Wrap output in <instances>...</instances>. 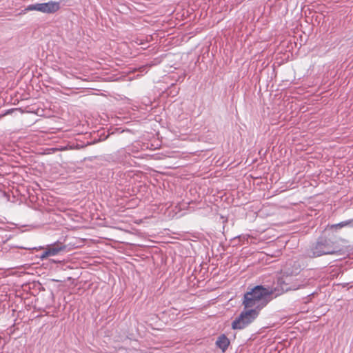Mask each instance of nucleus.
<instances>
[{
	"label": "nucleus",
	"instance_id": "obj_7",
	"mask_svg": "<svg viewBox=\"0 0 353 353\" xmlns=\"http://www.w3.org/2000/svg\"><path fill=\"white\" fill-rule=\"evenodd\" d=\"M243 327V312L232 322V327L234 330L241 329Z\"/></svg>",
	"mask_w": 353,
	"mask_h": 353
},
{
	"label": "nucleus",
	"instance_id": "obj_5",
	"mask_svg": "<svg viewBox=\"0 0 353 353\" xmlns=\"http://www.w3.org/2000/svg\"><path fill=\"white\" fill-rule=\"evenodd\" d=\"M244 325L252 322L258 316L261 309L254 307H244Z\"/></svg>",
	"mask_w": 353,
	"mask_h": 353
},
{
	"label": "nucleus",
	"instance_id": "obj_2",
	"mask_svg": "<svg viewBox=\"0 0 353 353\" xmlns=\"http://www.w3.org/2000/svg\"><path fill=\"white\" fill-rule=\"evenodd\" d=\"M60 8V2L50 1L46 3L29 5L26 10L28 11H39L46 14H53L59 11Z\"/></svg>",
	"mask_w": 353,
	"mask_h": 353
},
{
	"label": "nucleus",
	"instance_id": "obj_8",
	"mask_svg": "<svg viewBox=\"0 0 353 353\" xmlns=\"http://www.w3.org/2000/svg\"><path fill=\"white\" fill-rule=\"evenodd\" d=\"M350 223V221H343V222H341L339 223H337V224H334V225H331L330 226H329L330 228H341L343 227H345V226H347V225H349Z\"/></svg>",
	"mask_w": 353,
	"mask_h": 353
},
{
	"label": "nucleus",
	"instance_id": "obj_9",
	"mask_svg": "<svg viewBox=\"0 0 353 353\" xmlns=\"http://www.w3.org/2000/svg\"><path fill=\"white\" fill-rule=\"evenodd\" d=\"M291 289H292V288H286V289H285V290H291Z\"/></svg>",
	"mask_w": 353,
	"mask_h": 353
},
{
	"label": "nucleus",
	"instance_id": "obj_4",
	"mask_svg": "<svg viewBox=\"0 0 353 353\" xmlns=\"http://www.w3.org/2000/svg\"><path fill=\"white\" fill-rule=\"evenodd\" d=\"M65 246H62L60 244L55 243L48 246L46 250L43 252L41 256V259H46L49 256H55L58 254L61 251L64 250Z\"/></svg>",
	"mask_w": 353,
	"mask_h": 353
},
{
	"label": "nucleus",
	"instance_id": "obj_6",
	"mask_svg": "<svg viewBox=\"0 0 353 353\" xmlns=\"http://www.w3.org/2000/svg\"><path fill=\"white\" fill-rule=\"evenodd\" d=\"M230 340L225 334L220 335L216 341V345L225 352L230 345Z\"/></svg>",
	"mask_w": 353,
	"mask_h": 353
},
{
	"label": "nucleus",
	"instance_id": "obj_3",
	"mask_svg": "<svg viewBox=\"0 0 353 353\" xmlns=\"http://www.w3.org/2000/svg\"><path fill=\"white\" fill-rule=\"evenodd\" d=\"M337 252L332 243L326 239L318 241L312 248V256L318 257L325 254H334Z\"/></svg>",
	"mask_w": 353,
	"mask_h": 353
},
{
	"label": "nucleus",
	"instance_id": "obj_1",
	"mask_svg": "<svg viewBox=\"0 0 353 353\" xmlns=\"http://www.w3.org/2000/svg\"><path fill=\"white\" fill-rule=\"evenodd\" d=\"M272 292L261 285H257L244 294V307L262 309L270 301Z\"/></svg>",
	"mask_w": 353,
	"mask_h": 353
}]
</instances>
